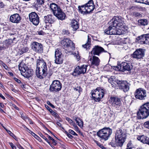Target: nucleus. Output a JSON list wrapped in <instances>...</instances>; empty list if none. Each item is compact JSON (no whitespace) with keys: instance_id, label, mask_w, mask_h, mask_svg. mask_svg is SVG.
<instances>
[{"instance_id":"obj_32","label":"nucleus","mask_w":149,"mask_h":149,"mask_svg":"<svg viewBox=\"0 0 149 149\" xmlns=\"http://www.w3.org/2000/svg\"><path fill=\"white\" fill-rule=\"evenodd\" d=\"M145 35H143L141 36L138 37L136 38V40L138 41V42L141 44H145Z\"/></svg>"},{"instance_id":"obj_43","label":"nucleus","mask_w":149,"mask_h":149,"mask_svg":"<svg viewBox=\"0 0 149 149\" xmlns=\"http://www.w3.org/2000/svg\"><path fill=\"white\" fill-rule=\"evenodd\" d=\"M40 136L43 139H44L45 140V141L47 142V143L49 144H50V143L49 141L46 138V137L44 136L42 134H41L40 135Z\"/></svg>"},{"instance_id":"obj_58","label":"nucleus","mask_w":149,"mask_h":149,"mask_svg":"<svg viewBox=\"0 0 149 149\" xmlns=\"http://www.w3.org/2000/svg\"><path fill=\"white\" fill-rule=\"evenodd\" d=\"M143 3L149 5V0H144Z\"/></svg>"},{"instance_id":"obj_4","label":"nucleus","mask_w":149,"mask_h":149,"mask_svg":"<svg viewBox=\"0 0 149 149\" xmlns=\"http://www.w3.org/2000/svg\"><path fill=\"white\" fill-rule=\"evenodd\" d=\"M138 119L146 118L149 116V102L141 106L137 113Z\"/></svg>"},{"instance_id":"obj_56","label":"nucleus","mask_w":149,"mask_h":149,"mask_svg":"<svg viewBox=\"0 0 149 149\" xmlns=\"http://www.w3.org/2000/svg\"><path fill=\"white\" fill-rule=\"evenodd\" d=\"M74 130L76 131L77 132H80V131L79 130V129L78 127L77 126L75 127H74Z\"/></svg>"},{"instance_id":"obj_5","label":"nucleus","mask_w":149,"mask_h":149,"mask_svg":"<svg viewBox=\"0 0 149 149\" xmlns=\"http://www.w3.org/2000/svg\"><path fill=\"white\" fill-rule=\"evenodd\" d=\"M116 29L109 27L105 30L104 33L108 35H120L125 34L127 32V27L119 28V29L117 30Z\"/></svg>"},{"instance_id":"obj_16","label":"nucleus","mask_w":149,"mask_h":149,"mask_svg":"<svg viewBox=\"0 0 149 149\" xmlns=\"http://www.w3.org/2000/svg\"><path fill=\"white\" fill-rule=\"evenodd\" d=\"M31 46L32 49L36 52L42 53L43 52L42 45L41 43L34 42L32 43Z\"/></svg>"},{"instance_id":"obj_51","label":"nucleus","mask_w":149,"mask_h":149,"mask_svg":"<svg viewBox=\"0 0 149 149\" xmlns=\"http://www.w3.org/2000/svg\"><path fill=\"white\" fill-rule=\"evenodd\" d=\"M97 144L100 148H101L103 149H104L105 147L103 146L100 143H97Z\"/></svg>"},{"instance_id":"obj_22","label":"nucleus","mask_w":149,"mask_h":149,"mask_svg":"<svg viewBox=\"0 0 149 149\" xmlns=\"http://www.w3.org/2000/svg\"><path fill=\"white\" fill-rule=\"evenodd\" d=\"M54 14L58 19L61 20L64 19L65 16V13L62 11L61 8Z\"/></svg>"},{"instance_id":"obj_27","label":"nucleus","mask_w":149,"mask_h":149,"mask_svg":"<svg viewBox=\"0 0 149 149\" xmlns=\"http://www.w3.org/2000/svg\"><path fill=\"white\" fill-rule=\"evenodd\" d=\"M50 8L52 11L53 14L57 11L59 9L60 7L56 4L54 3H51L49 6Z\"/></svg>"},{"instance_id":"obj_8","label":"nucleus","mask_w":149,"mask_h":149,"mask_svg":"<svg viewBox=\"0 0 149 149\" xmlns=\"http://www.w3.org/2000/svg\"><path fill=\"white\" fill-rule=\"evenodd\" d=\"M127 136V134L122 130H118L116 131L115 135V138L116 141H118V143L120 145H123L125 141Z\"/></svg>"},{"instance_id":"obj_45","label":"nucleus","mask_w":149,"mask_h":149,"mask_svg":"<svg viewBox=\"0 0 149 149\" xmlns=\"http://www.w3.org/2000/svg\"><path fill=\"white\" fill-rule=\"evenodd\" d=\"M144 125L145 127L149 129V121L145 122Z\"/></svg>"},{"instance_id":"obj_17","label":"nucleus","mask_w":149,"mask_h":149,"mask_svg":"<svg viewBox=\"0 0 149 149\" xmlns=\"http://www.w3.org/2000/svg\"><path fill=\"white\" fill-rule=\"evenodd\" d=\"M30 21L35 25H38L39 22V19L38 15L35 12H31L29 15Z\"/></svg>"},{"instance_id":"obj_31","label":"nucleus","mask_w":149,"mask_h":149,"mask_svg":"<svg viewBox=\"0 0 149 149\" xmlns=\"http://www.w3.org/2000/svg\"><path fill=\"white\" fill-rule=\"evenodd\" d=\"M74 120L79 127L81 128L83 127V122L80 118L76 117L74 118Z\"/></svg>"},{"instance_id":"obj_3","label":"nucleus","mask_w":149,"mask_h":149,"mask_svg":"<svg viewBox=\"0 0 149 149\" xmlns=\"http://www.w3.org/2000/svg\"><path fill=\"white\" fill-rule=\"evenodd\" d=\"M109 27L113 28L126 27L125 25L124 19L120 16L113 17L109 22Z\"/></svg>"},{"instance_id":"obj_20","label":"nucleus","mask_w":149,"mask_h":149,"mask_svg":"<svg viewBox=\"0 0 149 149\" xmlns=\"http://www.w3.org/2000/svg\"><path fill=\"white\" fill-rule=\"evenodd\" d=\"M21 17L19 15L16 13L12 15L10 18V21L13 23H19L21 20Z\"/></svg>"},{"instance_id":"obj_33","label":"nucleus","mask_w":149,"mask_h":149,"mask_svg":"<svg viewBox=\"0 0 149 149\" xmlns=\"http://www.w3.org/2000/svg\"><path fill=\"white\" fill-rule=\"evenodd\" d=\"M139 25L141 26H145L148 24V20L146 19H139L138 20Z\"/></svg>"},{"instance_id":"obj_57","label":"nucleus","mask_w":149,"mask_h":149,"mask_svg":"<svg viewBox=\"0 0 149 149\" xmlns=\"http://www.w3.org/2000/svg\"><path fill=\"white\" fill-rule=\"evenodd\" d=\"M21 117L23 119L26 118L27 117L25 116L24 114L22 113L21 114Z\"/></svg>"},{"instance_id":"obj_38","label":"nucleus","mask_w":149,"mask_h":149,"mask_svg":"<svg viewBox=\"0 0 149 149\" xmlns=\"http://www.w3.org/2000/svg\"><path fill=\"white\" fill-rule=\"evenodd\" d=\"M50 112L51 113V114L53 115V116H54V117H56V118H58V114L56 112H55L53 111L52 109H50Z\"/></svg>"},{"instance_id":"obj_7","label":"nucleus","mask_w":149,"mask_h":149,"mask_svg":"<svg viewBox=\"0 0 149 149\" xmlns=\"http://www.w3.org/2000/svg\"><path fill=\"white\" fill-rule=\"evenodd\" d=\"M112 133V130L109 127L104 128L100 130L97 133L100 140L106 141L108 139Z\"/></svg>"},{"instance_id":"obj_47","label":"nucleus","mask_w":149,"mask_h":149,"mask_svg":"<svg viewBox=\"0 0 149 149\" xmlns=\"http://www.w3.org/2000/svg\"><path fill=\"white\" fill-rule=\"evenodd\" d=\"M62 34L64 35H68L69 34V32L68 30L63 29L62 31Z\"/></svg>"},{"instance_id":"obj_54","label":"nucleus","mask_w":149,"mask_h":149,"mask_svg":"<svg viewBox=\"0 0 149 149\" xmlns=\"http://www.w3.org/2000/svg\"><path fill=\"white\" fill-rule=\"evenodd\" d=\"M47 103L50 106L53 108H55L54 106V105H53L49 101H47Z\"/></svg>"},{"instance_id":"obj_62","label":"nucleus","mask_w":149,"mask_h":149,"mask_svg":"<svg viewBox=\"0 0 149 149\" xmlns=\"http://www.w3.org/2000/svg\"><path fill=\"white\" fill-rule=\"evenodd\" d=\"M4 6V5L2 2H0V7L1 8H3V7Z\"/></svg>"},{"instance_id":"obj_18","label":"nucleus","mask_w":149,"mask_h":149,"mask_svg":"<svg viewBox=\"0 0 149 149\" xmlns=\"http://www.w3.org/2000/svg\"><path fill=\"white\" fill-rule=\"evenodd\" d=\"M144 52L143 49H139L136 50L133 53L132 57L134 58L141 59L144 56Z\"/></svg>"},{"instance_id":"obj_28","label":"nucleus","mask_w":149,"mask_h":149,"mask_svg":"<svg viewBox=\"0 0 149 149\" xmlns=\"http://www.w3.org/2000/svg\"><path fill=\"white\" fill-rule=\"evenodd\" d=\"M19 69L21 73L24 71H25L28 69V67L23 62H21L19 65Z\"/></svg>"},{"instance_id":"obj_26","label":"nucleus","mask_w":149,"mask_h":149,"mask_svg":"<svg viewBox=\"0 0 149 149\" xmlns=\"http://www.w3.org/2000/svg\"><path fill=\"white\" fill-rule=\"evenodd\" d=\"M122 65L124 68V71L127 70L130 71L132 68V67L131 64L128 63L127 62H124L122 63Z\"/></svg>"},{"instance_id":"obj_60","label":"nucleus","mask_w":149,"mask_h":149,"mask_svg":"<svg viewBox=\"0 0 149 149\" xmlns=\"http://www.w3.org/2000/svg\"><path fill=\"white\" fill-rule=\"evenodd\" d=\"M3 67L6 69L7 70L8 68V67L4 63L2 65Z\"/></svg>"},{"instance_id":"obj_59","label":"nucleus","mask_w":149,"mask_h":149,"mask_svg":"<svg viewBox=\"0 0 149 149\" xmlns=\"http://www.w3.org/2000/svg\"><path fill=\"white\" fill-rule=\"evenodd\" d=\"M15 80L18 83H21V81L17 78H14Z\"/></svg>"},{"instance_id":"obj_10","label":"nucleus","mask_w":149,"mask_h":149,"mask_svg":"<svg viewBox=\"0 0 149 149\" xmlns=\"http://www.w3.org/2000/svg\"><path fill=\"white\" fill-rule=\"evenodd\" d=\"M104 91L103 89L97 88L94 90L92 93L93 99L96 102H99L104 95Z\"/></svg>"},{"instance_id":"obj_9","label":"nucleus","mask_w":149,"mask_h":149,"mask_svg":"<svg viewBox=\"0 0 149 149\" xmlns=\"http://www.w3.org/2000/svg\"><path fill=\"white\" fill-rule=\"evenodd\" d=\"M61 43L64 49L67 52L66 53L70 52L72 50L74 49V45L72 41L69 39L66 38L63 39L61 42Z\"/></svg>"},{"instance_id":"obj_23","label":"nucleus","mask_w":149,"mask_h":149,"mask_svg":"<svg viewBox=\"0 0 149 149\" xmlns=\"http://www.w3.org/2000/svg\"><path fill=\"white\" fill-rule=\"evenodd\" d=\"M33 72L31 69H28L25 71L21 72V74L24 77L29 78L31 77L33 75Z\"/></svg>"},{"instance_id":"obj_29","label":"nucleus","mask_w":149,"mask_h":149,"mask_svg":"<svg viewBox=\"0 0 149 149\" xmlns=\"http://www.w3.org/2000/svg\"><path fill=\"white\" fill-rule=\"evenodd\" d=\"M100 60L98 57L93 56L92 59L91 64L96 66H98L100 63Z\"/></svg>"},{"instance_id":"obj_6","label":"nucleus","mask_w":149,"mask_h":149,"mask_svg":"<svg viewBox=\"0 0 149 149\" xmlns=\"http://www.w3.org/2000/svg\"><path fill=\"white\" fill-rule=\"evenodd\" d=\"M95 5L92 0H90L85 5L79 6V10L81 13L84 14L91 12L94 9Z\"/></svg>"},{"instance_id":"obj_14","label":"nucleus","mask_w":149,"mask_h":149,"mask_svg":"<svg viewBox=\"0 0 149 149\" xmlns=\"http://www.w3.org/2000/svg\"><path fill=\"white\" fill-rule=\"evenodd\" d=\"M109 101L112 106L117 109H118L122 104L121 99L116 97H111Z\"/></svg>"},{"instance_id":"obj_24","label":"nucleus","mask_w":149,"mask_h":149,"mask_svg":"<svg viewBox=\"0 0 149 149\" xmlns=\"http://www.w3.org/2000/svg\"><path fill=\"white\" fill-rule=\"evenodd\" d=\"M138 139L144 143L148 144L149 145V138L143 135L138 137Z\"/></svg>"},{"instance_id":"obj_34","label":"nucleus","mask_w":149,"mask_h":149,"mask_svg":"<svg viewBox=\"0 0 149 149\" xmlns=\"http://www.w3.org/2000/svg\"><path fill=\"white\" fill-rule=\"evenodd\" d=\"M109 144L111 145L112 147H115L116 146H120L121 147L123 145H120L118 143V141H116V139L113 140L111 141Z\"/></svg>"},{"instance_id":"obj_1","label":"nucleus","mask_w":149,"mask_h":149,"mask_svg":"<svg viewBox=\"0 0 149 149\" xmlns=\"http://www.w3.org/2000/svg\"><path fill=\"white\" fill-rule=\"evenodd\" d=\"M36 76L40 79H43L47 74L46 64L43 60L39 59L37 61V68L36 70Z\"/></svg>"},{"instance_id":"obj_41","label":"nucleus","mask_w":149,"mask_h":149,"mask_svg":"<svg viewBox=\"0 0 149 149\" xmlns=\"http://www.w3.org/2000/svg\"><path fill=\"white\" fill-rule=\"evenodd\" d=\"M68 132L69 133L74 136H77L78 135L74 131L71 129L69 130Z\"/></svg>"},{"instance_id":"obj_48","label":"nucleus","mask_w":149,"mask_h":149,"mask_svg":"<svg viewBox=\"0 0 149 149\" xmlns=\"http://www.w3.org/2000/svg\"><path fill=\"white\" fill-rule=\"evenodd\" d=\"M9 144L12 149H16V147L13 144V143L10 142L9 143Z\"/></svg>"},{"instance_id":"obj_53","label":"nucleus","mask_w":149,"mask_h":149,"mask_svg":"<svg viewBox=\"0 0 149 149\" xmlns=\"http://www.w3.org/2000/svg\"><path fill=\"white\" fill-rule=\"evenodd\" d=\"M6 130L7 131L8 133L11 136H13V135H14V134L10 130H8L6 129Z\"/></svg>"},{"instance_id":"obj_52","label":"nucleus","mask_w":149,"mask_h":149,"mask_svg":"<svg viewBox=\"0 0 149 149\" xmlns=\"http://www.w3.org/2000/svg\"><path fill=\"white\" fill-rule=\"evenodd\" d=\"M66 133L68 138L70 139H72L73 138V136L68 132H67Z\"/></svg>"},{"instance_id":"obj_21","label":"nucleus","mask_w":149,"mask_h":149,"mask_svg":"<svg viewBox=\"0 0 149 149\" xmlns=\"http://www.w3.org/2000/svg\"><path fill=\"white\" fill-rule=\"evenodd\" d=\"M44 20L45 23H48L49 24L53 23L55 21L54 16L51 14L45 16Z\"/></svg>"},{"instance_id":"obj_13","label":"nucleus","mask_w":149,"mask_h":149,"mask_svg":"<svg viewBox=\"0 0 149 149\" xmlns=\"http://www.w3.org/2000/svg\"><path fill=\"white\" fill-rule=\"evenodd\" d=\"M62 84L60 81L58 80L54 81L49 87V90L51 92H58L61 90Z\"/></svg>"},{"instance_id":"obj_11","label":"nucleus","mask_w":149,"mask_h":149,"mask_svg":"<svg viewBox=\"0 0 149 149\" xmlns=\"http://www.w3.org/2000/svg\"><path fill=\"white\" fill-rule=\"evenodd\" d=\"M88 65H83L81 66H77L75 68L72 74L74 76H77L81 74H84L86 72Z\"/></svg>"},{"instance_id":"obj_12","label":"nucleus","mask_w":149,"mask_h":149,"mask_svg":"<svg viewBox=\"0 0 149 149\" xmlns=\"http://www.w3.org/2000/svg\"><path fill=\"white\" fill-rule=\"evenodd\" d=\"M135 97L139 100H145L147 96L146 91L142 88L136 89L134 93Z\"/></svg>"},{"instance_id":"obj_63","label":"nucleus","mask_w":149,"mask_h":149,"mask_svg":"<svg viewBox=\"0 0 149 149\" xmlns=\"http://www.w3.org/2000/svg\"><path fill=\"white\" fill-rule=\"evenodd\" d=\"M0 97L2 98L3 99L5 100V97L2 95L0 93Z\"/></svg>"},{"instance_id":"obj_42","label":"nucleus","mask_w":149,"mask_h":149,"mask_svg":"<svg viewBox=\"0 0 149 149\" xmlns=\"http://www.w3.org/2000/svg\"><path fill=\"white\" fill-rule=\"evenodd\" d=\"M32 135L36 139L39 141H41L42 140L35 133H33Z\"/></svg>"},{"instance_id":"obj_39","label":"nucleus","mask_w":149,"mask_h":149,"mask_svg":"<svg viewBox=\"0 0 149 149\" xmlns=\"http://www.w3.org/2000/svg\"><path fill=\"white\" fill-rule=\"evenodd\" d=\"M133 15L134 16L138 17H141L142 16L139 13L137 12H134Z\"/></svg>"},{"instance_id":"obj_40","label":"nucleus","mask_w":149,"mask_h":149,"mask_svg":"<svg viewBox=\"0 0 149 149\" xmlns=\"http://www.w3.org/2000/svg\"><path fill=\"white\" fill-rule=\"evenodd\" d=\"M73 54L76 56V59L77 61H79L80 59V56L79 55L78 52H77V53H74Z\"/></svg>"},{"instance_id":"obj_49","label":"nucleus","mask_w":149,"mask_h":149,"mask_svg":"<svg viewBox=\"0 0 149 149\" xmlns=\"http://www.w3.org/2000/svg\"><path fill=\"white\" fill-rule=\"evenodd\" d=\"M45 34V33L42 31H40L37 32V34H38L40 35H44Z\"/></svg>"},{"instance_id":"obj_55","label":"nucleus","mask_w":149,"mask_h":149,"mask_svg":"<svg viewBox=\"0 0 149 149\" xmlns=\"http://www.w3.org/2000/svg\"><path fill=\"white\" fill-rule=\"evenodd\" d=\"M144 0H136V2L138 3H143Z\"/></svg>"},{"instance_id":"obj_2","label":"nucleus","mask_w":149,"mask_h":149,"mask_svg":"<svg viewBox=\"0 0 149 149\" xmlns=\"http://www.w3.org/2000/svg\"><path fill=\"white\" fill-rule=\"evenodd\" d=\"M108 81L111 84L112 87H115L116 84L118 85L120 88L123 89L124 92L127 91L130 89V84L126 81H121L116 79L114 76H111L108 79Z\"/></svg>"},{"instance_id":"obj_35","label":"nucleus","mask_w":149,"mask_h":149,"mask_svg":"<svg viewBox=\"0 0 149 149\" xmlns=\"http://www.w3.org/2000/svg\"><path fill=\"white\" fill-rule=\"evenodd\" d=\"M113 69L116 70L124 71V68H123V66L122 65V63L116 66H114Z\"/></svg>"},{"instance_id":"obj_44","label":"nucleus","mask_w":149,"mask_h":149,"mask_svg":"<svg viewBox=\"0 0 149 149\" xmlns=\"http://www.w3.org/2000/svg\"><path fill=\"white\" fill-rule=\"evenodd\" d=\"M66 120L71 125L73 123H74L71 119L69 118L66 117Z\"/></svg>"},{"instance_id":"obj_64","label":"nucleus","mask_w":149,"mask_h":149,"mask_svg":"<svg viewBox=\"0 0 149 149\" xmlns=\"http://www.w3.org/2000/svg\"><path fill=\"white\" fill-rule=\"evenodd\" d=\"M48 136V138H49V139L50 140H51L52 141L54 139L52 138L51 136H49L48 135H47Z\"/></svg>"},{"instance_id":"obj_19","label":"nucleus","mask_w":149,"mask_h":149,"mask_svg":"<svg viewBox=\"0 0 149 149\" xmlns=\"http://www.w3.org/2000/svg\"><path fill=\"white\" fill-rule=\"evenodd\" d=\"M104 52V49L102 47L98 46H95L93 48L91 52L92 54L99 55L102 52Z\"/></svg>"},{"instance_id":"obj_25","label":"nucleus","mask_w":149,"mask_h":149,"mask_svg":"<svg viewBox=\"0 0 149 149\" xmlns=\"http://www.w3.org/2000/svg\"><path fill=\"white\" fill-rule=\"evenodd\" d=\"M71 26L74 30H77L79 27V23L75 19H72L71 22Z\"/></svg>"},{"instance_id":"obj_30","label":"nucleus","mask_w":149,"mask_h":149,"mask_svg":"<svg viewBox=\"0 0 149 149\" xmlns=\"http://www.w3.org/2000/svg\"><path fill=\"white\" fill-rule=\"evenodd\" d=\"M91 39L89 38V36L88 35V40L86 43L85 44L82 45L83 47L85 49H89L91 45Z\"/></svg>"},{"instance_id":"obj_50","label":"nucleus","mask_w":149,"mask_h":149,"mask_svg":"<svg viewBox=\"0 0 149 149\" xmlns=\"http://www.w3.org/2000/svg\"><path fill=\"white\" fill-rule=\"evenodd\" d=\"M37 3L39 4H42L44 3V0H36Z\"/></svg>"},{"instance_id":"obj_37","label":"nucleus","mask_w":149,"mask_h":149,"mask_svg":"<svg viewBox=\"0 0 149 149\" xmlns=\"http://www.w3.org/2000/svg\"><path fill=\"white\" fill-rule=\"evenodd\" d=\"M145 44L149 45V34L145 35Z\"/></svg>"},{"instance_id":"obj_15","label":"nucleus","mask_w":149,"mask_h":149,"mask_svg":"<svg viewBox=\"0 0 149 149\" xmlns=\"http://www.w3.org/2000/svg\"><path fill=\"white\" fill-rule=\"evenodd\" d=\"M55 63L57 64L62 63L63 62V56L60 49H57L55 52Z\"/></svg>"},{"instance_id":"obj_36","label":"nucleus","mask_w":149,"mask_h":149,"mask_svg":"<svg viewBox=\"0 0 149 149\" xmlns=\"http://www.w3.org/2000/svg\"><path fill=\"white\" fill-rule=\"evenodd\" d=\"M29 50V48L27 47H24L19 49L18 51L19 53L20 54H22L24 53L28 52Z\"/></svg>"},{"instance_id":"obj_46","label":"nucleus","mask_w":149,"mask_h":149,"mask_svg":"<svg viewBox=\"0 0 149 149\" xmlns=\"http://www.w3.org/2000/svg\"><path fill=\"white\" fill-rule=\"evenodd\" d=\"M132 144L131 141H130L127 144V148L128 149H132V148L131 145Z\"/></svg>"},{"instance_id":"obj_61","label":"nucleus","mask_w":149,"mask_h":149,"mask_svg":"<svg viewBox=\"0 0 149 149\" xmlns=\"http://www.w3.org/2000/svg\"><path fill=\"white\" fill-rule=\"evenodd\" d=\"M52 144L54 146H56L57 144L56 141H55L54 139L52 141Z\"/></svg>"}]
</instances>
